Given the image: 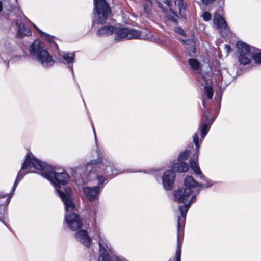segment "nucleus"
Instances as JSON below:
<instances>
[{"mask_svg": "<svg viewBox=\"0 0 261 261\" xmlns=\"http://www.w3.org/2000/svg\"><path fill=\"white\" fill-rule=\"evenodd\" d=\"M98 155V160L92 161L87 164L86 169L89 173L90 179H97L99 186L85 187L83 188V192L86 197L90 201L97 199L101 190L100 186L102 185L108 176L116 175L120 173L115 169L110 162L106 159H102L100 157L99 150H96Z\"/></svg>", "mask_w": 261, "mask_h": 261, "instance_id": "1", "label": "nucleus"}, {"mask_svg": "<svg viewBox=\"0 0 261 261\" xmlns=\"http://www.w3.org/2000/svg\"><path fill=\"white\" fill-rule=\"evenodd\" d=\"M33 167L34 169L40 171L39 174L44 178L50 180L54 185L57 192L61 190V186L66 185L69 179V175L65 172H55L53 167L43 162L36 158H31L28 154L23 163L21 168L16 177L14 186L12 189L13 192L20 180L22 178L23 175L28 173L32 172L28 170L24 171L28 168Z\"/></svg>", "mask_w": 261, "mask_h": 261, "instance_id": "2", "label": "nucleus"}, {"mask_svg": "<svg viewBox=\"0 0 261 261\" xmlns=\"http://www.w3.org/2000/svg\"><path fill=\"white\" fill-rule=\"evenodd\" d=\"M201 184L197 182L191 176H187L184 180V186L179 188L174 193V200L175 201L185 203L190 198L188 204H184L179 207L180 216H178L177 220V228L179 232L182 229L184 222L186 219L187 212L191 204L196 200V197L200 192L198 188Z\"/></svg>", "mask_w": 261, "mask_h": 261, "instance_id": "3", "label": "nucleus"}, {"mask_svg": "<svg viewBox=\"0 0 261 261\" xmlns=\"http://www.w3.org/2000/svg\"><path fill=\"white\" fill-rule=\"evenodd\" d=\"M114 34L115 39L117 40L123 39H150L151 37V34L145 29L138 30L134 29L115 27Z\"/></svg>", "mask_w": 261, "mask_h": 261, "instance_id": "4", "label": "nucleus"}, {"mask_svg": "<svg viewBox=\"0 0 261 261\" xmlns=\"http://www.w3.org/2000/svg\"><path fill=\"white\" fill-rule=\"evenodd\" d=\"M93 23L102 24L105 23L111 14L110 8L105 0H94Z\"/></svg>", "mask_w": 261, "mask_h": 261, "instance_id": "5", "label": "nucleus"}, {"mask_svg": "<svg viewBox=\"0 0 261 261\" xmlns=\"http://www.w3.org/2000/svg\"><path fill=\"white\" fill-rule=\"evenodd\" d=\"M208 118V114L205 112L202 117V124L199 125L198 130L193 136V142L195 144L197 152L199 151L200 144L207 134L213 122L212 121L209 122Z\"/></svg>", "mask_w": 261, "mask_h": 261, "instance_id": "6", "label": "nucleus"}, {"mask_svg": "<svg viewBox=\"0 0 261 261\" xmlns=\"http://www.w3.org/2000/svg\"><path fill=\"white\" fill-rule=\"evenodd\" d=\"M236 47L239 54L240 63L244 65L250 64L252 59V47H250L248 44L241 41L237 42Z\"/></svg>", "mask_w": 261, "mask_h": 261, "instance_id": "7", "label": "nucleus"}, {"mask_svg": "<svg viewBox=\"0 0 261 261\" xmlns=\"http://www.w3.org/2000/svg\"><path fill=\"white\" fill-rule=\"evenodd\" d=\"M58 194L62 199L65 205L66 213L73 211L75 207V204L71 197V190L69 187L64 188V191L58 190Z\"/></svg>", "mask_w": 261, "mask_h": 261, "instance_id": "8", "label": "nucleus"}, {"mask_svg": "<svg viewBox=\"0 0 261 261\" xmlns=\"http://www.w3.org/2000/svg\"><path fill=\"white\" fill-rule=\"evenodd\" d=\"M64 222L68 229L72 231H76L82 226L80 217L75 213H65Z\"/></svg>", "mask_w": 261, "mask_h": 261, "instance_id": "9", "label": "nucleus"}, {"mask_svg": "<svg viewBox=\"0 0 261 261\" xmlns=\"http://www.w3.org/2000/svg\"><path fill=\"white\" fill-rule=\"evenodd\" d=\"M175 177V174L172 170L168 169L165 171L162 176V184L167 190L172 189Z\"/></svg>", "mask_w": 261, "mask_h": 261, "instance_id": "10", "label": "nucleus"}, {"mask_svg": "<svg viewBox=\"0 0 261 261\" xmlns=\"http://www.w3.org/2000/svg\"><path fill=\"white\" fill-rule=\"evenodd\" d=\"M36 58L37 61L44 67H51L54 64V60L52 56L46 50L40 53Z\"/></svg>", "mask_w": 261, "mask_h": 261, "instance_id": "11", "label": "nucleus"}, {"mask_svg": "<svg viewBox=\"0 0 261 261\" xmlns=\"http://www.w3.org/2000/svg\"><path fill=\"white\" fill-rule=\"evenodd\" d=\"M75 238L77 241L86 247H89L91 244V239L87 231L81 230L75 234Z\"/></svg>", "mask_w": 261, "mask_h": 261, "instance_id": "12", "label": "nucleus"}, {"mask_svg": "<svg viewBox=\"0 0 261 261\" xmlns=\"http://www.w3.org/2000/svg\"><path fill=\"white\" fill-rule=\"evenodd\" d=\"M214 24L218 28L222 34H226L229 30L226 22L224 18L218 14H215L214 18Z\"/></svg>", "mask_w": 261, "mask_h": 261, "instance_id": "13", "label": "nucleus"}, {"mask_svg": "<svg viewBox=\"0 0 261 261\" xmlns=\"http://www.w3.org/2000/svg\"><path fill=\"white\" fill-rule=\"evenodd\" d=\"M44 50L43 44L39 40H35L31 44L29 48L30 54L32 56H35L36 58L40 53L42 52V51H44Z\"/></svg>", "mask_w": 261, "mask_h": 261, "instance_id": "14", "label": "nucleus"}, {"mask_svg": "<svg viewBox=\"0 0 261 261\" xmlns=\"http://www.w3.org/2000/svg\"><path fill=\"white\" fill-rule=\"evenodd\" d=\"M202 79L205 82V85L204 86V95L211 99L213 96V91L212 88V81L211 79L207 78L206 76H203Z\"/></svg>", "mask_w": 261, "mask_h": 261, "instance_id": "15", "label": "nucleus"}, {"mask_svg": "<svg viewBox=\"0 0 261 261\" xmlns=\"http://www.w3.org/2000/svg\"><path fill=\"white\" fill-rule=\"evenodd\" d=\"M16 25L17 26V36L20 38H23L26 36L31 35V31L30 29L25 28L24 24L21 23L19 21L16 22Z\"/></svg>", "mask_w": 261, "mask_h": 261, "instance_id": "16", "label": "nucleus"}, {"mask_svg": "<svg viewBox=\"0 0 261 261\" xmlns=\"http://www.w3.org/2000/svg\"><path fill=\"white\" fill-rule=\"evenodd\" d=\"M190 166L191 169L193 171L195 174L198 175H201V177L205 179V177L202 175V172L198 166V155L196 154L190 160Z\"/></svg>", "mask_w": 261, "mask_h": 261, "instance_id": "17", "label": "nucleus"}, {"mask_svg": "<svg viewBox=\"0 0 261 261\" xmlns=\"http://www.w3.org/2000/svg\"><path fill=\"white\" fill-rule=\"evenodd\" d=\"M174 170L178 172H186L189 170V165L185 162L176 161L172 165Z\"/></svg>", "mask_w": 261, "mask_h": 261, "instance_id": "18", "label": "nucleus"}, {"mask_svg": "<svg viewBox=\"0 0 261 261\" xmlns=\"http://www.w3.org/2000/svg\"><path fill=\"white\" fill-rule=\"evenodd\" d=\"M115 27L112 25L104 26L97 30V34L99 36L110 35L114 33Z\"/></svg>", "mask_w": 261, "mask_h": 261, "instance_id": "19", "label": "nucleus"}, {"mask_svg": "<svg viewBox=\"0 0 261 261\" xmlns=\"http://www.w3.org/2000/svg\"><path fill=\"white\" fill-rule=\"evenodd\" d=\"M252 58L256 63H261V51L252 47Z\"/></svg>", "mask_w": 261, "mask_h": 261, "instance_id": "20", "label": "nucleus"}, {"mask_svg": "<svg viewBox=\"0 0 261 261\" xmlns=\"http://www.w3.org/2000/svg\"><path fill=\"white\" fill-rule=\"evenodd\" d=\"M175 5L177 6L179 9V13L182 17L186 18V15L185 14H182V11L186 9V5L185 4L184 0H174Z\"/></svg>", "mask_w": 261, "mask_h": 261, "instance_id": "21", "label": "nucleus"}, {"mask_svg": "<svg viewBox=\"0 0 261 261\" xmlns=\"http://www.w3.org/2000/svg\"><path fill=\"white\" fill-rule=\"evenodd\" d=\"M33 27L38 32L40 36L44 39L46 40L47 41L50 42L52 41L53 37L47 33L42 31L40 29H39L36 25L33 24Z\"/></svg>", "mask_w": 261, "mask_h": 261, "instance_id": "22", "label": "nucleus"}, {"mask_svg": "<svg viewBox=\"0 0 261 261\" xmlns=\"http://www.w3.org/2000/svg\"><path fill=\"white\" fill-rule=\"evenodd\" d=\"M74 57V53H64L63 55V58L64 60L67 62L68 64L72 63L73 62Z\"/></svg>", "mask_w": 261, "mask_h": 261, "instance_id": "23", "label": "nucleus"}, {"mask_svg": "<svg viewBox=\"0 0 261 261\" xmlns=\"http://www.w3.org/2000/svg\"><path fill=\"white\" fill-rule=\"evenodd\" d=\"M13 51H14L13 48L11 46L9 43H8L4 47L2 50V54L4 55H9L11 54Z\"/></svg>", "mask_w": 261, "mask_h": 261, "instance_id": "24", "label": "nucleus"}, {"mask_svg": "<svg viewBox=\"0 0 261 261\" xmlns=\"http://www.w3.org/2000/svg\"><path fill=\"white\" fill-rule=\"evenodd\" d=\"M189 64L190 66L195 70H197L200 67L199 62L195 59H190L189 60Z\"/></svg>", "mask_w": 261, "mask_h": 261, "instance_id": "25", "label": "nucleus"}, {"mask_svg": "<svg viewBox=\"0 0 261 261\" xmlns=\"http://www.w3.org/2000/svg\"><path fill=\"white\" fill-rule=\"evenodd\" d=\"M152 3L151 1H148V2L143 5V9L145 13L150 15L151 13V7Z\"/></svg>", "mask_w": 261, "mask_h": 261, "instance_id": "26", "label": "nucleus"}, {"mask_svg": "<svg viewBox=\"0 0 261 261\" xmlns=\"http://www.w3.org/2000/svg\"><path fill=\"white\" fill-rule=\"evenodd\" d=\"M189 154L190 153L189 151L186 150L184 151V152L180 154L176 161L184 162V161L187 159Z\"/></svg>", "mask_w": 261, "mask_h": 261, "instance_id": "27", "label": "nucleus"}, {"mask_svg": "<svg viewBox=\"0 0 261 261\" xmlns=\"http://www.w3.org/2000/svg\"><path fill=\"white\" fill-rule=\"evenodd\" d=\"M180 255H181V245L178 242L177 247L175 253V259L176 261H180Z\"/></svg>", "mask_w": 261, "mask_h": 261, "instance_id": "28", "label": "nucleus"}, {"mask_svg": "<svg viewBox=\"0 0 261 261\" xmlns=\"http://www.w3.org/2000/svg\"><path fill=\"white\" fill-rule=\"evenodd\" d=\"M202 17L205 21H208L211 18V15L210 13L205 12L203 14Z\"/></svg>", "mask_w": 261, "mask_h": 261, "instance_id": "29", "label": "nucleus"}, {"mask_svg": "<svg viewBox=\"0 0 261 261\" xmlns=\"http://www.w3.org/2000/svg\"><path fill=\"white\" fill-rule=\"evenodd\" d=\"M175 31L178 32L179 34L184 35L185 34V32L181 28L177 27L175 29Z\"/></svg>", "mask_w": 261, "mask_h": 261, "instance_id": "30", "label": "nucleus"}, {"mask_svg": "<svg viewBox=\"0 0 261 261\" xmlns=\"http://www.w3.org/2000/svg\"><path fill=\"white\" fill-rule=\"evenodd\" d=\"M202 1V2L207 5V4H211L212 3H213L215 0H201Z\"/></svg>", "mask_w": 261, "mask_h": 261, "instance_id": "31", "label": "nucleus"}, {"mask_svg": "<svg viewBox=\"0 0 261 261\" xmlns=\"http://www.w3.org/2000/svg\"><path fill=\"white\" fill-rule=\"evenodd\" d=\"M225 49H226V51L227 52V53H228L229 51H231V48H230V47L229 46H228V45H226L225 46Z\"/></svg>", "mask_w": 261, "mask_h": 261, "instance_id": "32", "label": "nucleus"}, {"mask_svg": "<svg viewBox=\"0 0 261 261\" xmlns=\"http://www.w3.org/2000/svg\"><path fill=\"white\" fill-rule=\"evenodd\" d=\"M167 17L169 19H170L171 20L173 21H176V19L175 18L173 17V16H167Z\"/></svg>", "mask_w": 261, "mask_h": 261, "instance_id": "33", "label": "nucleus"}, {"mask_svg": "<svg viewBox=\"0 0 261 261\" xmlns=\"http://www.w3.org/2000/svg\"><path fill=\"white\" fill-rule=\"evenodd\" d=\"M170 12L172 14H173V15H174V16H177V14H176V13L175 11H174L172 9H171V8H170Z\"/></svg>", "mask_w": 261, "mask_h": 261, "instance_id": "34", "label": "nucleus"}, {"mask_svg": "<svg viewBox=\"0 0 261 261\" xmlns=\"http://www.w3.org/2000/svg\"><path fill=\"white\" fill-rule=\"evenodd\" d=\"M3 10V4L2 2L0 1V13L2 12Z\"/></svg>", "mask_w": 261, "mask_h": 261, "instance_id": "35", "label": "nucleus"}, {"mask_svg": "<svg viewBox=\"0 0 261 261\" xmlns=\"http://www.w3.org/2000/svg\"><path fill=\"white\" fill-rule=\"evenodd\" d=\"M93 131H94V136H95V141L96 143L97 142V138H96V133H95V130L94 128H93Z\"/></svg>", "mask_w": 261, "mask_h": 261, "instance_id": "36", "label": "nucleus"}, {"mask_svg": "<svg viewBox=\"0 0 261 261\" xmlns=\"http://www.w3.org/2000/svg\"><path fill=\"white\" fill-rule=\"evenodd\" d=\"M211 185H212V184L207 185H205V187H208L209 186H210Z\"/></svg>", "mask_w": 261, "mask_h": 261, "instance_id": "37", "label": "nucleus"}, {"mask_svg": "<svg viewBox=\"0 0 261 261\" xmlns=\"http://www.w3.org/2000/svg\"><path fill=\"white\" fill-rule=\"evenodd\" d=\"M202 105L205 107V103H204V101H202Z\"/></svg>", "mask_w": 261, "mask_h": 261, "instance_id": "38", "label": "nucleus"}, {"mask_svg": "<svg viewBox=\"0 0 261 261\" xmlns=\"http://www.w3.org/2000/svg\"><path fill=\"white\" fill-rule=\"evenodd\" d=\"M69 68H71V69L72 70V66H70L69 65Z\"/></svg>", "mask_w": 261, "mask_h": 261, "instance_id": "39", "label": "nucleus"}]
</instances>
